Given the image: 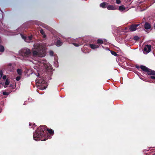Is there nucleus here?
<instances>
[{
	"label": "nucleus",
	"instance_id": "1",
	"mask_svg": "<svg viewBox=\"0 0 155 155\" xmlns=\"http://www.w3.org/2000/svg\"><path fill=\"white\" fill-rule=\"evenodd\" d=\"M32 51L33 55L35 57H43L45 55V49L41 45L38 44L34 45Z\"/></svg>",
	"mask_w": 155,
	"mask_h": 155
},
{
	"label": "nucleus",
	"instance_id": "2",
	"mask_svg": "<svg viewBox=\"0 0 155 155\" xmlns=\"http://www.w3.org/2000/svg\"><path fill=\"white\" fill-rule=\"evenodd\" d=\"M36 82L37 83H38L40 84L39 87L41 89L43 90L46 88L47 84L45 83V81L43 78L41 79L40 78H38L37 79Z\"/></svg>",
	"mask_w": 155,
	"mask_h": 155
},
{
	"label": "nucleus",
	"instance_id": "3",
	"mask_svg": "<svg viewBox=\"0 0 155 155\" xmlns=\"http://www.w3.org/2000/svg\"><path fill=\"white\" fill-rule=\"evenodd\" d=\"M43 132V130H42L41 131L40 133H38V132H36L33 135V137L35 140H37V138H39L40 137L42 136L43 134L42 133Z\"/></svg>",
	"mask_w": 155,
	"mask_h": 155
},
{
	"label": "nucleus",
	"instance_id": "4",
	"mask_svg": "<svg viewBox=\"0 0 155 155\" xmlns=\"http://www.w3.org/2000/svg\"><path fill=\"white\" fill-rule=\"evenodd\" d=\"M151 46L149 45H146L144 48L143 51L145 54L147 53L150 51Z\"/></svg>",
	"mask_w": 155,
	"mask_h": 155
},
{
	"label": "nucleus",
	"instance_id": "5",
	"mask_svg": "<svg viewBox=\"0 0 155 155\" xmlns=\"http://www.w3.org/2000/svg\"><path fill=\"white\" fill-rule=\"evenodd\" d=\"M41 66L43 64L46 68V69H47L51 70L52 69L51 67L49 64H48L46 63V62L45 61H42L41 62Z\"/></svg>",
	"mask_w": 155,
	"mask_h": 155
},
{
	"label": "nucleus",
	"instance_id": "6",
	"mask_svg": "<svg viewBox=\"0 0 155 155\" xmlns=\"http://www.w3.org/2000/svg\"><path fill=\"white\" fill-rule=\"evenodd\" d=\"M30 53V51L28 49H27L23 50V52L21 54L23 56H28Z\"/></svg>",
	"mask_w": 155,
	"mask_h": 155
},
{
	"label": "nucleus",
	"instance_id": "7",
	"mask_svg": "<svg viewBox=\"0 0 155 155\" xmlns=\"http://www.w3.org/2000/svg\"><path fill=\"white\" fill-rule=\"evenodd\" d=\"M107 8L109 10H115L117 9L114 5H110L109 3H107Z\"/></svg>",
	"mask_w": 155,
	"mask_h": 155
},
{
	"label": "nucleus",
	"instance_id": "8",
	"mask_svg": "<svg viewBox=\"0 0 155 155\" xmlns=\"http://www.w3.org/2000/svg\"><path fill=\"white\" fill-rule=\"evenodd\" d=\"M138 26V25H132L130 27L129 29L131 31H135L137 29V27Z\"/></svg>",
	"mask_w": 155,
	"mask_h": 155
},
{
	"label": "nucleus",
	"instance_id": "9",
	"mask_svg": "<svg viewBox=\"0 0 155 155\" xmlns=\"http://www.w3.org/2000/svg\"><path fill=\"white\" fill-rule=\"evenodd\" d=\"M147 74L149 75H155V71L148 68L147 71Z\"/></svg>",
	"mask_w": 155,
	"mask_h": 155
},
{
	"label": "nucleus",
	"instance_id": "10",
	"mask_svg": "<svg viewBox=\"0 0 155 155\" xmlns=\"http://www.w3.org/2000/svg\"><path fill=\"white\" fill-rule=\"evenodd\" d=\"M145 28L146 29H150L151 30V26L148 23H146L144 25Z\"/></svg>",
	"mask_w": 155,
	"mask_h": 155
},
{
	"label": "nucleus",
	"instance_id": "11",
	"mask_svg": "<svg viewBox=\"0 0 155 155\" xmlns=\"http://www.w3.org/2000/svg\"><path fill=\"white\" fill-rule=\"evenodd\" d=\"M21 37L23 39H24L25 40V41L27 42H29V41H28V40H30L31 39H32V36H29L28 38V39H25V36L24 35H21Z\"/></svg>",
	"mask_w": 155,
	"mask_h": 155
},
{
	"label": "nucleus",
	"instance_id": "12",
	"mask_svg": "<svg viewBox=\"0 0 155 155\" xmlns=\"http://www.w3.org/2000/svg\"><path fill=\"white\" fill-rule=\"evenodd\" d=\"M107 3L104 2L101 3L100 5V6L103 8H107Z\"/></svg>",
	"mask_w": 155,
	"mask_h": 155
},
{
	"label": "nucleus",
	"instance_id": "13",
	"mask_svg": "<svg viewBox=\"0 0 155 155\" xmlns=\"http://www.w3.org/2000/svg\"><path fill=\"white\" fill-rule=\"evenodd\" d=\"M90 47L93 49H95V48H98L99 47L98 45H94L91 44L90 45Z\"/></svg>",
	"mask_w": 155,
	"mask_h": 155
},
{
	"label": "nucleus",
	"instance_id": "14",
	"mask_svg": "<svg viewBox=\"0 0 155 155\" xmlns=\"http://www.w3.org/2000/svg\"><path fill=\"white\" fill-rule=\"evenodd\" d=\"M140 68L142 70L146 72H147L148 69L147 67L143 66H140Z\"/></svg>",
	"mask_w": 155,
	"mask_h": 155
},
{
	"label": "nucleus",
	"instance_id": "15",
	"mask_svg": "<svg viewBox=\"0 0 155 155\" xmlns=\"http://www.w3.org/2000/svg\"><path fill=\"white\" fill-rule=\"evenodd\" d=\"M56 45L58 46H59L61 45L62 44V42L61 41L59 40H57V42L56 43Z\"/></svg>",
	"mask_w": 155,
	"mask_h": 155
},
{
	"label": "nucleus",
	"instance_id": "16",
	"mask_svg": "<svg viewBox=\"0 0 155 155\" xmlns=\"http://www.w3.org/2000/svg\"><path fill=\"white\" fill-rule=\"evenodd\" d=\"M125 8L124 7V6L122 5L120 6L119 7L118 9L119 11H122L125 9Z\"/></svg>",
	"mask_w": 155,
	"mask_h": 155
},
{
	"label": "nucleus",
	"instance_id": "17",
	"mask_svg": "<svg viewBox=\"0 0 155 155\" xmlns=\"http://www.w3.org/2000/svg\"><path fill=\"white\" fill-rule=\"evenodd\" d=\"M9 82L8 79H7L5 83V84L4 85L5 87H7V86L9 84Z\"/></svg>",
	"mask_w": 155,
	"mask_h": 155
},
{
	"label": "nucleus",
	"instance_id": "18",
	"mask_svg": "<svg viewBox=\"0 0 155 155\" xmlns=\"http://www.w3.org/2000/svg\"><path fill=\"white\" fill-rule=\"evenodd\" d=\"M17 72L18 74L19 75H21L22 74V71L21 70L19 69H18L17 70Z\"/></svg>",
	"mask_w": 155,
	"mask_h": 155
},
{
	"label": "nucleus",
	"instance_id": "19",
	"mask_svg": "<svg viewBox=\"0 0 155 155\" xmlns=\"http://www.w3.org/2000/svg\"><path fill=\"white\" fill-rule=\"evenodd\" d=\"M4 51V48L2 45H0V51L3 52Z\"/></svg>",
	"mask_w": 155,
	"mask_h": 155
},
{
	"label": "nucleus",
	"instance_id": "20",
	"mask_svg": "<svg viewBox=\"0 0 155 155\" xmlns=\"http://www.w3.org/2000/svg\"><path fill=\"white\" fill-rule=\"evenodd\" d=\"M47 130L50 134H53L54 131L52 129H47Z\"/></svg>",
	"mask_w": 155,
	"mask_h": 155
},
{
	"label": "nucleus",
	"instance_id": "21",
	"mask_svg": "<svg viewBox=\"0 0 155 155\" xmlns=\"http://www.w3.org/2000/svg\"><path fill=\"white\" fill-rule=\"evenodd\" d=\"M40 33L42 34V35H43V37H44V38L45 37V35L44 33V31L42 30H40Z\"/></svg>",
	"mask_w": 155,
	"mask_h": 155
},
{
	"label": "nucleus",
	"instance_id": "22",
	"mask_svg": "<svg viewBox=\"0 0 155 155\" xmlns=\"http://www.w3.org/2000/svg\"><path fill=\"white\" fill-rule=\"evenodd\" d=\"M103 41L101 39H98L97 40V43L98 44H102L103 43Z\"/></svg>",
	"mask_w": 155,
	"mask_h": 155
},
{
	"label": "nucleus",
	"instance_id": "23",
	"mask_svg": "<svg viewBox=\"0 0 155 155\" xmlns=\"http://www.w3.org/2000/svg\"><path fill=\"white\" fill-rule=\"evenodd\" d=\"M111 53L113 55H114L115 56L117 55V54L114 51H111Z\"/></svg>",
	"mask_w": 155,
	"mask_h": 155
},
{
	"label": "nucleus",
	"instance_id": "24",
	"mask_svg": "<svg viewBox=\"0 0 155 155\" xmlns=\"http://www.w3.org/2000/svg\"><path fill=\"white\" fill-rule=\"evenodd\" d=\"M20 79V76H18L16 77V79L17 81H19Z\"/></svg>",
	"mask_w": 155,
	"mask_h": 155
},
{
	"label": "nucleus",
	"instance_id": "25",
	"mask_svg": "<svg viewBox=\"0 0 155 155\" xmlns=\"http://www.w3.org/2000/svg\"><path fill=\"white\" fill-rule=\"evenodd\" d=\"M116 3L117 4H120V0H116Z\"/></svg>",
	"mask_w": 155,
	"mask_h": 155
},
{
	"label": "nucleus",
	"instance_id": "26",
	"mask_svg": "<svg viewBox=\"0 0 155 155\" xmlns=\"http://www.w3.org/2000/svg\"><path fill=\"white\" fill-rule=\"evenodd\" d=\"M139 39L138 37L137 36H135L134 37V39L135 40H137Z\"/></svg>",
	"mask_w": 155,
	"mask_h": 155
},
{
	"label": "nucleus",
	"instance_id": "27",
	"mask_svg": "<svg viewBox=\"0 0 155 155\" xmlns=\"http://www.w3.org/2000/svg\"><path fill=\"white\" fill-rule=\"evenodd\" d=\"M3 94L4 95H8V93L6 92H3Z\"/></svg>",
	"mask_w": 155,
	"mask_h": 155
},
{
	"label": "nucleus",
	"instance_id": "28",
	"mask_svg": "<svg viewBox=\"0 0 155 155\" xmlns=\"http://www.w3.org/2000/svg\"><path fill=\"white\" fill-rule=\"evenodd\" d=\"M53 54V52L52 51H50V54L51 55H52Z\"/></svg>",
	"mask_w": 155,
	"mask_h": 155
},
{
	"label": "nucleus",
	"instance_id": "29",
	"mask_svg": "<svg viewBox=\"0 0 155 155\" xmlns=\"http://www.w3.org/2000/svg\"><path fill=\"white\" fill-rule=\"evenodd\" d=\"M150 78L153 79H155V77L153 76H151Z\"/></svg>",
	"mask_w": 155,
	"mask_h": 155
},
{
	"label": "nucleus",
	"instance_id": "30",
	"mask_svg": "<svg viewBox=\"0 0 155 155\" xmlns=\"http://www.w3.org/2000/svg\"><path fill=\"white\" fill-rule=\"evenodd\" d=\"M6 76L5 75L2 78L4 79H5L6 78Z\"/></svg>",
	"mask_w": 155,
	"mask_h": 155
},
{
	"label": "nucleus",
	"instance_id": "31",
	"mask_svg": "<svg viewBox=\"0 0 155 155\" xmlns=\"http://www.w3.org/2000/svg\"><path fill=\"white\" fill-rule=\"evenodd\" d=\"M0 74L1 75V76H2V71H0Z\"/></svg>",
	"mask_w": 155,
	"mask_h": 155
},
{
	"label": "nucleus",
	"instance_id": "32",
	"mask_svg": "<svg viewBox=\"0 0 155 155\" xmlns=\"http://www.w3.org/2000/svg\"><path fill=\"white\" fill-rule=\"evenodd\" d=\"M73 44L74 45L76 46H78V45L77 44H75V43H74Z\"/></svg>",
	"mask_w": 155,
	"mask_h": 155
},
{
	"label": "nucleus",
	"instance_id": "33",
	"mask_svg": "<svg viewBox=\"0 0 155 155\" xmlns=\"http://www.w3.org/2000/svg\"><path fill=\"white\" fill-rule=\"evenodd\" d=\"M41 129H42L41 128V127H40L39 128V130H41Z\"/></svg>",
	"mask_w": 155,
	"mask_h": 155
},
{
	"label": "nucleus",
	"instance_id": "34",
	"mask_svg": "<svg viewBox=\"0 0 155 155\" xmlns=\"http://www.w3.org/2000/svg\"><path fill=\"white\" fill-rule=\"evenodd\" d=\"M154 28H155V24H154Z\"/></svg>",
	"mask_w": 155,
	"mask_h": 155
}]
</instances>
